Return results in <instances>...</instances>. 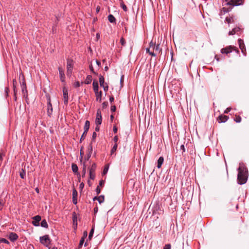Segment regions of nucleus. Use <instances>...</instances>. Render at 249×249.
I'll list each match as a JSON object with an SVG mask.
<instances>
[{"mask_svg":"<svg viewBox=\"0 0 249 249\" xmlns=\"http://www.w3.org/2000/svg\"><path fill=\"white\" fill-rule=\"evenodd\" d=\"M33 221L32 224L35 226H38L39 225V221L41 220V218L39 215H36L33 218Z\"/></svg>","mask_w":249,"mask_h":249,"instance_id":"ddd939ff","label":"nucleus"},{"mask_svg":"<svg viewBox=\"0 0 249 249\" xmlns=\"http://www.w3.org/2000/svg\"><path fill=\"white\" fill-rule=\"evenodd\" d=\"M105 183V181L103 180H101L99 182V186H102Z\"/></svg>","mask_w":249,"mask_h":249,"instance_id":"13d9d810","label":"nucleus"},{"mask_svg":"<svg viewBox=\"0 0 249 249\" xmlns=\"http://www.w3.org/2000/svg\"><path fill=\"white\" fill-rule=\"evenodd\" d=\"M238 41L240 49H241L243 53L245 55H246V53H247L245 45L244 44L243 40H242V39H239L238 40Z\"/></svg>","mask_w":249,"mask_h":249,"instance_id":"6e6552de","label":"nucleus"},{"mask_svg":"<svg viewBox=\"0 0 249 249\" xmlns=\"http://www.w3.org/2000/svg\"><path fill=\"white\" fill-rule=\"evenodd\" d=\"M97 97V100H99L100 102H101V96H102V92L100 91L98 94H96Z\"/></svg>","mask_w":249,"mask_h":249,"instance_id":"f704fd0d","label":"nucleus"},{"mask_svg":"<svg viewBox=\"0 0 249 249\" xmlns=\"http://www.w3.org/2000/svg\"><path fill=\"white\" fill-rule=\"evenodd\" d=\"M102 124V115L100 109H98L95 119V124L100 125Z\"/></svg>","mask_w":249,"mask_h":249,"instance_id":"9d476101","label":"nucleus"},{"mask_svg":"<svg viewBox=\"0 0 249 249\" xmlns=\"http://www.w3.org/2000/svg\"><path fill=\"white\" fill-rule=\"evenodd\" d=\"M93 88L95 94H98V83L96 81L94 80L93 82Z\"/></svg>","mask_w":249,"mask_h":249,"instance_id":"6ab92c4d","label":"nucleus"},{"mask_svg":"<svg viewBox=\"0 0 249 249\" xmlns=\"http://www.w3.org/2000/svg\"><path fill=\"white\" fill-rule=\"evenodd\" d=\"M108 168H109V165L107 164V165H106L104 169V170H103V175H105L107 173V171H108Z\"/></svg>","mask_w":249,"mask_h":249,"instance_id":"72a5a7b5","label":"nucleus"},{"mask_svg":"<svg viewBox=\"0 0 249 249\" xmlns=\"http://www.w3.org/2000/svg\"><path fill=\"white\" fill-rule=\"evenodd\" d=\"M180 149L182 150V152H184L185 151V149L184 145L182 144L180 146Z\"/></svg>","mask_w":249,"mask_h":249,"instance_id":"052dcab7","label":"nucleus"},{"mask_svg":"<svg viewBox=\"0 0 249 249\" xmlns=\"http://www.w3.org/2000/svg\"><path fill=\"white\" fill-rule=\"evenodd\" d=\"M92 81V76L91 75H88L86 80L84 82V83L86 84H89L91 83Z\"/></svg>","mask_w":249,"mask_h":249,"instance_id":"393cba45","label":"nucleus"},{"mask_svg":"<svg viewBox=\"0 0 249 249\" xmlns=\"http://www.w3.org/2000/svg\"><path fill=\"white\" fill-rule=\"evenodd\" d=\"M96 126L95 127V131L98 132L99 131V129H100V127L99 126V125H97V124H96Z\"/></svg>","mask_w":249,"mask_h":249,"instance_id":"e2e57ef3","label":"nucleus"},{"mask_svg":"<svg viewBox=\"0 0 249 249\" xmlns=\"http://www.w3.org/2000/svg\"><path fill=\"white\" fill-rule=\"evenodd\" d=\"M234 121L237 123H240L241 122V117L239 115H235Z\"/></svg>","mask_w":249,"mask_h":249,"instance_id":"cd10ccee","label":"nucleus"},{"mask_svg":"<svg viewBox=\"0 0 249 249\" xmlns=\"http://www.w3.org/2000/svg\"><path fill=\"white\" fill-rule=\"evenodd\" d=\"M225 21L228 24L233 23L234 22V17H232V16H231V17H227L226 18Z\"/></svg>","mask_w":249,"mask_h":249,"instance_id":"412c9836","label":"nucleus"},{"mask_svg":"<svg viewBox=\"0 0 249 249\" xmlns=\"http://www.w3.org/2000/svg\"><path fill=\"white\" fill-rule=\"evenodd\" d=\"M223 10L224 12H228L229 10L228 9H227L226 8H223Z\"/></svg>","mask_w":249,"mask_h":249,"instance_id":"338daca9","label":"nucleus"},{"mask_svg":"<svg viewBox=\"0 0 249 249\" xmlns=\"http://www.w3.org/2000/svg\"><path fill=\"white\" fill-rule=\"evenodd\" d=\"M124 76L122 75L121 76V79H120V83H121V87H123V83L124 82Z\"/></svg>","mask_w":249,"mask_h":249,"instance_id":"8fccbe9b","label":"nucleus"},{"mask_svg":"<svg viewBox=\"0 0 249 249\" xmlns=\"http://www.w3.org/2000/svg\"><path fill=\"white\" fill-rule=\"evenodd\" d=\"M86 173V167L85 164H84V167L82 170V177H84L85 176Z\"/></svg>","mask_w":249,"mask_h":249,"instance_id":"ea45409f","label":"nucleus"},{"mask_svg":"<svg viewBox=\"0 0 249 249\" xmlns=\"http://www.w3.org/2000/svg\"><path fill=\"white\" fill-rule=\"evenodd\" d=\"M41 226L45 228H47L48 227V225L47 222L45 219L43 220L40 223Z\"/></svg>","mask_w":249,"mask_h":249,"instance_id":"bb28decb","label":"nucleus"},{"mask_svg":"<svg viewBox=\"0 0 249 249\" xmlns=\"http://www.w3.org/2000/svg\"><path fill=\"white\" fill-rule=\"evenodd\" d=\"M74 86L76 88H77V87H80V83L79 81H77L74 84Z\"/></svg>","mask_w":249,"mask_h":249,"instance_id":"de8ad7c7","label":"nucleus"},{"mask_svg":"<svg viewBox=\"0 0 249 249\" xmlns=\"http://www.w3.org/2000/svg\"><path fill=\"white\" fill-rule=\"evenodd\" d=\"M110 109L112 112H115L116 109L115 106H111Z\"/></svg>","mask_w":249,"mask_h":249,"instance_id":"09e8293b","label":"nucleus"},{"mask_svg":"<svg viewBox=\"0 0 249 249\" xmlns=\"http://www.w3.org/2000/svg\"><path fill=\"white\" fill-rule=\"evenodd\" d=\"M67 75L68 76H71L72 69H73V61L71 59H68L67 60Z\"/></svg>","mask_w":249,"mask_h":249,"instance_id":"20e7f679","label":"nucleus"},{"mask_svg":"<svg viewBox=\"0 0 249 249\" xmlns=\"http://www.w3.org/2000/svg\"><path fill=\"white\" fill-rule=\"evenodd\" d=\"M63 99H64V103L65 105H67L68 103V90L66 88H63Z\"/></svg>","mask_w":249,"mask_h":249,"instance_id":"f8f14e48","label":"nucleus"},{"mask_svg":"<svg viewBox=\"0 0 249 249\" xmlns=\"http://www.w3.org/2000/svg\"><path fill=\"white\" fill-rule=\"evenodd\" d=\"M99 83L101 87L104 88V89L105 91H107L108 90V86L107 83H105V80L104 77L100 75L99 76Z\"/></svg>","mask_w":249,"mask_h":249,"instance_id":"0eeeda50","label":"nucleus"},{"mask_svg":"<svg viewBox=\"0 0 249 249\" xmlns=\"http://www.w3.org/2000/svg\"><path fill=\"white\" fill-rule=\"evenodd\" d=\"M164 161V159L162 157H160L158 160L157 167L160 168L161 166Z\"/></svg>","mask_w":249,"mask_h":249,"instance_id":"4be33fe9","label":"nucleus"},{"mask_svg":"<svg viewBox=\"0 0 249 249\" xmlns=\"http://www.w3.org/2000/svg\"><path fill=\"white\" fill-rule=\"evenodd\" d=\"M18 235L14 232H11L9 234V238L11 241H15L18 239Z\"/></svg>","mask_w":249,"mask_h":249,"instance_id":"a211bd4d","label":"nucleus"},{"mask_svg":"<svg viewBox=\"0 0 249 249\" xmlns=\"http://www.w3.org/2000/svg\"><path fill=\"white\" fill-rule=\"evenodd\" d=\"M109 101L111 103H112L114 101V97L113 96L110 97Z\"/></svg>","mask_w":249,"mask_h":249,"instance_id":"0e129e2a","label":"nucleus"},{"mask_svg":"<svg viewBox=\"0 0 249 249\" xmlns=\"http://www.w3.org/2000/svg\"><path fill=\"white\" fill-rule=\"evenodd\" d=\"M92 152V146L91 143L89 144V145L88 147V150H87V153L91 155Z\"/></svg>","mask_w":249,"mask_h":249,"instance_id":"c756f323","label":"nucleus"},{"mask_svg":"<svg viewBox=\"0 0 249 249\" xmlns=\"http://www.w3.org/2000/svg\"><path fill=\"white\" fill-rule=\"evenodd\" d=\"M47 106H48L47 114H48V116H50L53 112V107H52V104L51 103V99L50 98L48 99Z\"/></svg>","mask_w":249,"mask_h":249,"instance_id":"4468645a","label":"nucleus"},{"mask_svg":"<svg viewBox=\"0 0 249 249\" xmlns=\"http://www.w3.org/2000/svg\"><path fill=\"white\" fill-rule=\"evenodd\" d=\"M84 187V184L83 182L80 183L79 187L80 189H82Z\"/></svg>","mask_w":249,"mask_h":249,"instance_id":"680f3d73","label":"nucleus"},{"mask_svg":"<svg viewBox=\"0 0 249 249\" xmlns=\"http://www.w3.org/2000/svg\"><path fill=\"white\" fill-rule=\"evenodd\" d=\"M229 117L226 115H220L217 118V121L219 123H224L227 121Z\"/></svg>","mask_w":249,"mask_h":249,"instance_id":"f3484780","label":"nucleus"},{"mask_svg":"<svg viewBox=\"0 0 249 249\" xmlns=\"http://www.w3.org/2000/svg\"><path fill=\"white\" fill-rule=\"evenodd\" d=\"M72 170L74 173H77L78 171V168L76 164L72 163L71 165Z\"/></svg>","mask_w":249,"mask_h":249,"instance_id":"a878e982","label":"nucleus"},{"mask_svg":"<svg viewBox=\"0 0 249 249\" xmlns=\"http://www.w3.org/2000/svg\"><path fill=\"white\" fill-rule=\"evenodd\" d=\"M40 242L44 246L48 247L51 243V239L48 235H45L40 237Z\"/></svg>","mask_w":249,"mask_h":249,"instance_id":"7ed1b4c3","label":"nucleus"},{"mask_svg":"<svg viewBox=\"0 0 249 249\" xmlns=\"http://www.w3.org/2000/svg\"><path fill=\"white\" fill-rule=\"evenodd\" d=\"M17 82L16 79L13 80V88H16V85L17 84Z\"/></svg>","mask_w":249,"mask_h":249,"instance_id":"864d4df0","label":"nucleus"},{"mask_svg":"<svg viewBox=\"0 0 249 249\" xmlns=\"http://www.w3.org/2000/svg\"><path fill=\"white\" fill-rule=\"evenodd\" d=\"M232 50H234L237 52V53L239 52L238 49L236 47H232L231 46H228L225 48H223L221 50V53H226L228 54L232 52Z\"/></svg>","mask_w":249,"mask_h":249,"instance_id":"39448f33","label":"nucleus"},{"mask_svg":"<svg viewBox=\"0 0 249 249\" xmlns=\"http://www.w3.org/2000/svg\"><path fill=\"white\" fill-rule=\"evenodd\" d=\"M113 131L115 133H116L118 131L117 127L116 126H114L113 128Z\"/></svg>","mask_w":249,"mask_h":249,"instance_id":"4d7b16f0","label":"nucleus"},{"mask_svg":"<svg viewBox=\"0 0 249 249\" xmlns=\"http://www.w3.org/2000/svg\"><path fill=\"white\" fill-rule=\"evenodd\" d=\"M83 147H82L81 150H80V155H81V159H80V160L81 161L82 160V157H83V155H84V151L83 150Z\"/></svg>","mask_w":249,"mask_h":249,"instance_id":"49530a36","label":"nucleus"},{"mask_svg":"<svg viewBox=\"0 0 249 249\" xmlns=\"http://www.w3.org/2000/svg\"><path fill=\"white\" fill-rule=\"evenodd\" d=\"M104 198H105V197L104 196L101 195V196H99L98 197V201L99 203H101L103 202V201H104Z\"/></svg>","mask_w":249,"mask_h":249,"instance_id":"7c9ffc66","label":"nucleus"},{"mask_svg":"<svg viewBox=\"0 0 249 249\" xmlns=\"http://www.w3.org/2000/svg\"><path fill=\"white\" fill-rule=\"evenodd\" d=\"M108 105V103L107 102H104L102 104V107L103 108H106Z\"/></svg>","mask_w":249,"mask_h":249,"instance_id":"c03bdc74","label":"nucleus"},{"mask_svg":"<svg viewBox=\"0 0 249 249\" xmlns=\"http://www.w3.org/2000/svg\"><path fill=\"white\" fill-rule=\"evenodd\" d=\"M120 6L121 7L123 8V9L124 11H127V7L126 6V5L124 4L123 0H122V1H120Z\"/></svg>","mask_w":249,"mask_h":249,"instance_id":"c85d7f7f","label":"nucleus"},{"mask_svg":"<svg viewBox=\"0 0 249 249\" xmlns=\"http://www.w3.org/2000/svg\"><path fill=\"white\" fill-rule=\"evenodd\" d=\"M87 134V133H85V132H83V133L82 134V135L81 137V138H80V142H81L82 140L85 139Z\"/></svg>","mask_w":249,"mask_h":249,"instance_id":"58836bf2","label":"nucleus"},{"mask_svg":"<svg viewBox=\"0 0 249 249\" xmlns=\"http://www.w3.org/2000/svg\"><path fill=\"white\" fill-rule=\"evenodd\" d=\"M85 241V240L84 239V238H81L80 241V243H79V246H78V248L80 249L82 247L84 242Z\"/></svg>","mask_w":249,"mask_h":249,"instance_id":"4c0bfd02","label":"nucleus"},{"mask_svg":"<svg viewBox=\"0 0 249 249\" xmlns=\"http://www.w3.org/2000/svg\"><path fill=\"white\" fill-rule=\"evenodd\" d=\"M171 246L170 244H166L164 246L163 249H171Z\"/></svg>","mask_w":249,"mask_h":249,"instance_id":"79ce46f5","label":"nucleus"},{"mask_svg":"<svg viewBox=\"0 0 249 249\" xmlns=\"http://www.w3.org/2000/svg\"><path fill=\"white\" fill-rule=\"evenodd\" d=\"M4 243L7 244L9 243V241L5 238H0V243Z\"/></svg>","mask_w":249,"mask_h":249,"instance_id":"e433bc0d","label":"nucleus"},{"mask_svg":"<svg viewBox=\"0 0 249 249\" xmlns=\"http://www.w3.org/2000/svg\"><path fill=\"white\" fill-rule=\"evenodd\" d=\"M96 167L95 163H93L89 168V178L91 179H94L95 177L94 172Z\"/></svg>","mask_w":249,"mask_h":249,"instance_id":"1a4fd4ad","label":"nucleus"},{"mask_svg":"<svg viewBox=\"0 0 249 249\" xmlns=\"http://www.w3.org/2000/svg\"><path fill=\"white\" fill-rule=\"evenodd\" d=\"M120 42L122 45H123V46L124 45V44H125V39L123 37L121 38V40H120Z\"/></svg>","mask_w":249,"mask_h":249,"instance_id":"37998d69","label":"nucleus"},{"mask_svg":"<svg viewBox=\"0 0 249 249\" xmlns=\"http://www.w3.org/2000/svg\"><path fill=\"white\" fill-rule=\"evenodd\" d=\"M58 70L59 72L60 80L63 82L65 81V76L64 71L61 67L58 68Z\"/></svg>","mask_w":249,"mask_h":249,"instance_id":"dca6fc26","label":"nucleus"},{"mask_svg":"<svg viewBox=\"0 0 249 249\" xmlns=\"http://www.w3.org/2000/svg\"><path fill=\"white\" fill-rule=\"evenodd\" d=\"M89 125H90V122L89 121L87 120L86 122H85V125H84V131L85 132V133H88V131L89 129Z\"/></svg>","mask_w":249,"mask_h":249,"instance_id":"aec40b11","label":"nucleus"},{"mask_svg":"<svg viewBox=\"0 0 249 249\" xmlns=\"http://www.w3.org/2000/svg\"><path fill=\"white\" fill-rule=\"evenodd\" d=\"M21 87L23 93L24 94L25 93H27V90L26 89V86L24 81L22 82V84L21 85Z\"/></svg>","mask_w":249,"mask_h":249,"instance_id":"b1692460","label":"nucleus"},{"mask_svg":"<svg viewBox=\"0 0 249 249\" xmlns=\"http://www.w3.org/2000/svg\"><path fill=\"white\" fill-rule=\"evenodd\" d=\"M117 143H115L113 147H112L111 150V154H113L117 150Z\"/></svg>","mask_w":249,"mask_h":249,"instance_id":"2f4dec72","label":"nucleus"},{"mask_svg":"<svg viewBox=\"0 0 249 249\" xmlns=\"http://www.w3.org/2000/svg\"><path fill=\"white\" fill-rule=\"evenodd\" d=\"M96 137H97V134H96V132H93L92 134V142L94 141V140L95 139Z\"/></svg>","mask_w":249,"mask_h":249,"instance_id":"a19ab883","label":"nucleus"},{"mask_svg":"<svg viewBox=\"0 0 249 249\" xmlns=\"http://www.w3.org/2000/svg\"><path fill=\"white\" fill-rule=\"evenodd\" d=\"M88 233L87 231H85L83 233V237L82 238H84L85 240V238L87 237Z\"/></svg>","mask_w":249,"mask_h":249,"instance_id":"3c124183","label":"nucleus"},{"mask_svg":"<svg viewBox=\"0 0 249 249\" xmlns=\"http://www.w3.org/2000/svg\"><path fill=\"white\" fill-rule=\"evenodd\" d=\"M96 193H97V194L98 195L101 192V189L99 187V186H98L96 189Z\"/></svg>","mask_w":249,"mask_h":249,"instance_id":"a18cd8bd","label":"nucleus"},{"mask_svg":"<svg viewBox=\"0 0 249 249\" xmlns=\"http://www.w3.org/2000/svg\"><path fill=\"white\" fill-rule=\"evenodd\" d=\"M108 19L109 21L111 23H116V19L115 17L112 15H109L108 16Z\"/></svg>","mask_w":249,"mask_h":249,"instance_id":"5701e85b","label":"nucleus"},{"mask_svg":"<svg viewBox=\"0 0 249 249\" xmlns=\"http://www.w3.org/2000/svg\"><path fill=\"white\" fill-rule=\"evenodd\" d=\"M146 51L151 56H155L157 54L161 53V49L159 44L156 45L155 43L151 42L149 44V47L146 48Z\"/></svg>","mask_w":249,"mask_h":249,"instance_id":"f03ea898","label":"nucleus"},{"mask_svg":"<svg viewBox=\"0 0 249 249\" xmlns=\"http://www.w3.org/2000/svg\"><path fill=\"white\" fill-rule=\"evenodd\" d=\"M91 155H90V154H89L88 153H87V157H86V160H88L89 159V158H90Z\"/></svg>","mask_w":249,"mask_h":249,"instance_id":"bf43d9fd","label":"nucleus"},{"mask_svg":"<svg viewBox=\"0 0 249 249\" xmlns=\"http://www.w3.org/2000/svg\"><path fill=\"white\" fill-rule=\"evenodd\" d=\"M25 176V171L22 169L21 171L20 172V177L22 178H24Z\"/></svg>","mask_w":249,"mask_h":249,"instance_id":"c9c22d12","label":"nucleus"},{"mask_svg":"<svg viewBox=\"0 0 249 249\" xmlns=\"http://www.w3.org/2000/svg\"><path fill=\"white\" fill-rule=\"evenodd\" d=\"M231 110V107H228L226 109V110L224 111V113H228L230 111V110Z\"/></svg>","mask_w":249,"mask_h":249,"instance_id":"6e6d98bb","label":"nucleus"},{"mask_svg":"<svg viewBox=\"0 0 249 249\" xmlns=\"http://www.w3.org/2000/svg\"><path fill=\"white\" fill-rule=\"evenodd\" d=\"M77 192L75 189L72 190V202L73 204H76L77 203Z\"/></svg>","mask_w":249,"mask_h":249,"instance_id":"2eb2a0df","label":"nucleus"},{"mask_svg":"<svg viewBox=\"0 0 249 249\" xmlns=\"http://www.w3.org/2000/svg\"><path fill=\"white\" fill-rule=\"evenodd\" d=\"M243 0H230L227 3V5L238 6L242 4Z\"/></svg>","mask_w":249,"mask_h":249,"instance_id":"423d86ee","label":"nucleus"},{"mask_svg":"<svg viewBox=\"0 0 249 249\" xmlns=\"http://www.w3.org/2000/svg\"><path fill=\"white\" fill-rule=\"evenodd\" d=\"M118 140V138L117 136H115L113 138V141L115 142V143H117V141Z\"/></svg>","mask_w":249,"mask_h":249,"instance_id":"603ef678","label":"nucleus"},{"mask_svg":"<svg viewBox=\"0 0 249 249\" xmlns=\"http://www.w3.org/2000/svg\"><path fill=\"white\" fill-rule=\"evenodd\" d=\"M9 91V88H7V87L5 88V92L6 96H7L8 95Z\"/></svg>","mask_w":249,"mask_h":249,"instance_id":"5fc2aeb1","label":"nucleus"},{"mask_svg":"<svg viewBox=\"0 0 249 249\" xmlns=\"http://www.w3.org/2000/svg\"><path fill=\"white\" fill-rule=\"evenodd\" d=\"M96 64L99 66L101 65V63L98 60H96Z\"/></svg>","mask_w":249,"mask_h":249,"instance_id":"774afa93","label":"nucleus"},{"mask_svg":"<svg viewBox=\"0 0 249 249\" xmlns=\"http://www.w3.org/2000/svg\"><path fill=\"white\" fill-rule=\"evenodd\" d=\"M90 71L94 73H95V72L94 71V70H93V68L92 67V66H90Z\"/></svg>","mask_w":249,"mask_h":249,"instance_id":"69168bd1","label":"nucleus"},{"mask_svg":"<svg viewBox=\"0 0 249 249\" xmlns=\"http://www.w3.org/2000/svg\"><path fill=\"white\" fill-rule=\"evenodd\" d=\"M93 232H94V228H92L91 229V230H90V232H89V240H91L92 237V236H93Z\"/></svg>","mask_w":249,"mask_h":249,"instance_id":"473e14b6","label":"nucleus"},{"mask_svg":"<svg viewBox=\"0 0 249 249\" xmlns=\"http://www.w3.org/2000/svg\"><path fill=\"white\" fill-rule=\"evenodd\" d=\"M243 32L242 29L239 27H235L229 33V35H233L234 34H241Z\"/></svg>","mask_w":249,"mask_h":249,"instance_id":"9b49d317","label":"nucleus"},{"mask_svg":"<svg viewBox=\"0 0 249 249\" xmlns=\"http://www.w3.org/2000/svg\"><path fill=\"white\" fill-rule=\"evenodd\" d=\"M248 179V170L243 163H240L238 168L237 181L240 184H245Z\"/></svg>","mask_w":249,"mask_h":249,"instance_id":"f257e3e1","label":"nucleus"}]
</instances>
